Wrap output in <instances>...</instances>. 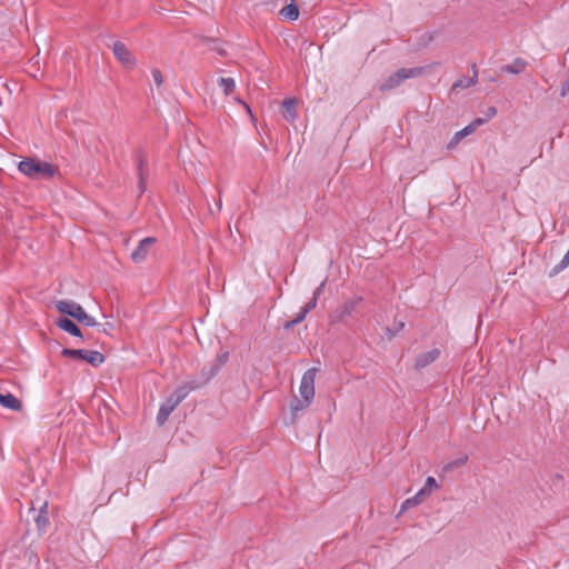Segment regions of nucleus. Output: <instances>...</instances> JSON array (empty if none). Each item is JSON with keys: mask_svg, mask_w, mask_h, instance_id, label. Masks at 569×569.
Returning <instances> with one entry per match:
<instances>
[{"mask_svg": "<svg viewBox=\"0 0 569 569\" xmlns=\"http://www.w3.org/2000/svg\"><path fill=\"white\" fill-rule=\"evenodd\" d=\"M18 169L22 174L31 179H51L57 171L52 164L32 158L21 160Z\"/></svg>", "mask_w": 569, "mask_h": 569, "instance_id": "1", "label": "nucleus"}, {"mask_svg": "<svg viewBox=\"0 0 569 569\" xmlns=\"http://www.w3.org/2000/svg\"><path fill=\"white\" fill-rule=\"evenodd\" d=\"M54 306L60 313L74 318L86 327L100 326L92 316L87 313L79 303L72 300H59L56 301Z\"/></svg>", "mask_w": 569, "mask_h": 569, "instance_id": "2", "label": "nucleus"}, {"mask_svg": "<svg viewBox=\"0 0 569 569\" xmlns=\"http://www.w3.org/2000/svg\"><path fill=\"white\" fill-rule=\"evenodd\" d=\"M423 70V67L401 68L385 80V82L380 86V90H392L399 87L405 80L422 74Z\"/></svg>", "mask_w": 569, "mask_h": 569, "instance_id": "3", "label": "nucleus"}, {"mask_svg": "<svg viewBox=\"0 0 569 569\" xmlns=\"http://www.w3.org/2000/svg\"><path fill=\"white\" fill-rule=\"evenodd\" d=\"M61 356L77 360H83L90 363L92 367H99L104 361V356L97 350L64 348L61 350Z\"/></svg>", "mask_w": 569, "mask_h": 569, "instance_id": "4", "label": "nucleus"}, {"mask_svg": "<svg viewBox=\"0 0 569 569\" xmlns=\"http://www.w3.org/2000/svg\"><path fill=\"white\" fill-rule=\"evenodd\" d=\"M318 369L310 368L308 369L301 378L299 392L302 399H305L303 405L310 406L313 397H315V380Z\"/></svg>", "mask_w": 569, "mask_h": 569, "instance_id": "5", "label": "nucleus"}, {"mask_svg": "<svg viewBox=\"0 0 569 569\" xmlns=\"http://www.w3.org/2000/svg\"><path fill=\"white\" fill-rule=\"evenodd\" d=\"M362 301L361 297H357L355 299H350L345 301L341 306L336 308V310L330 316V323H341L346 321L347 318L351 317L356 311L358 305Z\"/></svg>", "mask_w": 569, "mask_h": 569, "instance_id": "6", "label": "nucleus"}, {"mask_svg": "<svg viewBox=\"0 0 569 569\" xmlns=\"http://www.w3.org/2000/svg\"><path fill=\"white\" fill-rule=\"evenodd\" d=\"M136 167L138 174V189L139 193L142 194L147 189L146 181L149 174V169L147 156L141 149L138 150L136 154Z\"/></svg>", "mask_w": 569, "mask_h": 569, "instance_id": "7", "label": "nucleus"}, {"mask_svg": "<svg viewBox=\"0 0 569 569\" xmlns=\"http://www.w3.org/2000/svg\"><path fill=\"white\" fill-rule=\"evenodd\" d=\"M112 52H113V56L116 57V59L124 68L132 69L136 66L137 60L134 59L131 51L128 49V47L123 42H121V41L113 42Z\"/></svg>", "mask_w": 569, "mask_h": 569, "instance_id": "8", "label": "nucleus"}, {"mask_svg": "<svg viewBox=\"0 0 569 569\" xmlns=\"http://www.w3.org/2000/svg\"><path fill=\"white\" fill-rule=\"evenodd\" d=\"M199 388H201V383H198L196 379H192L177 387L170 397L176 401V403L180 405L191 391Z\"/></svg>", "mask_w": 569, "mask_h": 569, "instance_id": "9", "label": "nucleus"}, {"mask_svg": "<svg viewBox=\"0 0 569 569\" xmlns=\"http://www.w3.org/2000/svg\"><path fill=\"white\" fill-rule=\"evenodd\" d=\"M156 238L153 237H147L139 241L138 247L132 251L131 258L134 262H142L148 253L151 247L156 243Z\"/></svg>", "mask_w": 569, "mask_h": 569, "instance_id": "10", "label": "nucleus"}, {"mask_svg": "<svg viewBox=\"0 0 569 569\" xmlns=\"http://www.w3.org/2000/svg\"><path fill=\"white\" fill-rule=\"evenodd\" d=\"M440 356V350L438 348H433L429 351L422 352L417 356L415 360V368L417 370L423 369L433 361H436Z\"/></svg>", "mask_w": 569, "mask_h": 569, "instance_id": "11", "label": "nucleus"}, {"mask_svg": "<svg viewBox=\"0 0 569 569\" xmlns=\"http://www.w3.org/2000/svg\"><path fill=\"white\" fill-rule=\"evenodd\" d=\"M179 405L169 396L163 403L160 405L159 411L157 413V422L159 426H162L171 415V412Z\"/></svg>", "mask_w": 569, "mask_h": 569, "instance_id": "12", "label": "nucleus"}, {"mask_svg": "<svg viewBox=\"0 0 569 569\" xmlns=\"http://www.w3.org/2000/svg\"><path fill=\"white\" fill-rule=\"evenodd\" d=\"M297 103L296 98H288L282 101V116L289 122H293L297 119Z\"/></svg>", "mask_w": 569, "mask_h": 569, "instance_id": "13", "label": "nucleus"}, {"mask_svg": "<svg viewBox=\"0 0 569 569\" xmlns=\"http://www.w3.org/2000/svg\"><path fill=\"white\" fill-rule=\"evenodd\" d=\"M56 326L69 335L78 338H83L80 328L69 318H60L56 321Z\"/></svg>", "mask_w": 569, "mask_h": 569, "instance_id": "14", "label": "nucleus"}, {"mask_svg": "<svg viewBox=\"0 0 569 569\" xmlns=\"http://www.w3.org/2000/svg\"><path fill=\"white\" fill-rule=\"evenodd\" d=\"M0 406L12 411H20L22 409V402L10 392H0Z\"/></svg>", "mask_w": 569, "mask_h": 569, "instance_id": "15", "label": "nucleus"}, {"mask_svg": "<svg viewBox=\"0 0 569 569\" xmlns=\"http://www.w3.org/2000/svg\"><path fill=\"white\" fill-rule=\"evenodd\" d=\"M527 62L521 58H516L511 63L500 67V72L519 74L526 69Z\"/></svg>", "mask_w": 569, "mask_h": 569, "instance_id": "16", "label": "nucleus"}, {"mask_svg": "<svg viewBox=\"0 0 569 569\" xmlns=\"http://www.w3.org/2000/svg\"><path fill=\"white\" fill-rule=\"evenodd\" d=\"M471 70H472V76L470 78L462 77L459 80H457L453 83V86H452L453 90H456V89H467V88L472 87V86H475L477 83V81H478L477 66L472 64Z\"/></svg>", "mask_w": 569, "mask_h": 569, "instance_id": "17", "label": "nucleus"}, {"mask_svg": "<svg viewBox=\"0 0 569 569\" xmlns=\"http://www.w3.org/2000/svg\"><path fill=\"white\" fill-rule=\"evenodd\" d=\"M218 372H219V366L210 365L208 367H203L202 370L200 371V378L196 379V380L198 381V383H201V387H203L213 377H216Z\"/></svg>", "mask_w": 569, "mask_h": 569, "instance_id": "18", "label": "nucleus"}, {"mask_svg": "<svg viewBox=\"0 0 569 569\" xmlns=\"http://www.w3.org/2000/svg\"><path fill=\"white\" fill-rule=\"evenodd\" d=\"M432 488H438L436 479L431 476L427 477L423 487L415 495L421 502L431 493Z\"/></svg>", "mask_w": 569, "mask_h": 569, "instance_id": "19", "label": "nucleus"}, {"mask_svg": "<svg viewBox=\"0 0 569 569\" xmlns=\"http://www.w3.org/2000/svg\"><path fill=\"white\" fill-rule=\"evenodd\" d=\"M280 16L286 20L296 21L299 18V8L292 1L280 10Z\"/></svg>", "mask_w": 569, "mask_h": 569, "instance_id": "20", "label": "nucleus"}, {"mask_svg": "<svg viewBox=\"0 0 569 569\" xmlns=\"http://www.w3.org/2000/svg\"><path fill=\"white\" fill-rule=\"evenodd\" d=\"M47 502H44L41 508H40V511L38 513V516L34 518V521H36V526L38 528L39 531H44L49 525V519L47 517Z\"/></svg>", "mask_w": 569, "mask_h": 569, "instance_id": "21", "label": "nucleus"}, {"mask_svg": "<svg viewBox=\"0 0 569 569\" xmlns=\"http://www.w3.org/2000/svg\"><path fill=\"white\" fill-rule=\"evenodd\" d=\"M218 86L222 89L226 96H229L236 88V81L233 78H219Z\"/></svg>", "mask_w": 569, "mask_h": 569, "instance_id": "22", "label": "nucleus"}, {"mask_svg": "<svg viewBox=\"0 0 569 569\" xmlns=\"http://www.w3.org/2000/svg\"><path fill=\"white\" fill-rule=\"evenodd\" d=\"M203 44H208L211 50L217 51L220 56L226 54V50L214 39L201 38Z\"/></svg>", "mask_w": 569, "mask_h": 569, "instance_id": "23", "label": "nucleus"}, {"mask_svg": "<svg viewBox=\"0 0 569 569\" xmlns=\"http://www.w3.org/2000/svg\"><path fill=\"white\" fill-rule=\"evenodd\" d=\"M421 503L420 499L417 498V496H413L411 498H408L406 499L402 503H401V507H400V513L405 512L406 510H408L409 508L413 507V506H417Z\"/></svg>", "mask_w": 569, "mask_h": 569, "instance_id": "24", "label": "nucleus"}, {"mask_svg": "<svg viewBox=\"0 0 569 569\" xmlns=\"http://www.w3.org/2000/svg\"><path fill=\"white\" fill-rule=\"evenodd\" d=\"M465 138L463 133L461 132V130L457 131L452 138L450 139V141L447 143V149L448 150H453L458 144L459 142Z\"/></svg>", "mask_w": 569, "mask_h": 569, "instance_id": "25", "label": "nucleus"}, {"mask_svg": "<svg viewBox=\"0 0 569 569\" xmlns=\"http://www.w3.org/2000/svg\"><path fill=\"white\" fill-rule=\"evenodd\" d=\"M303 402H305V399L295 398V400L291 402V412L293 416H296L299 411H302L309 407V406H305Z\"/></svg>", "mask_w": 569, "mask_h": 569, "instance_id": "26", "label": "nucleus"}, {"mask_svg": "<svg viewBox=\"0 0 569 569\" xmlns=\"http://www.w3.org/2000/svg\"><path fill=\"white\" fill-rule=\"evenodd\" d=\"M393 327H395V329H391V328L386 329V333L388 335L389 339H392L393 337H396V335L405 328V322L396 321Z\"/></svg>", "mask_w": 569, "mask_h": 569, "instance_id": "27", "label": "nucleus"}, {"mask_svg": "<svg viewBox=\"0 0 569 569\" xmlns=\"http://www.w3.org/2000/svg\"><path fill=\"white\" fill-rule=\"evenodd\" d=\"M569 266V250L563 254L562 259L555 266V272H560Z\"/></svg>", "mask_w": 569, "mask_h": 569, "instance_id": "28", "label": "nucleus"}, {"mask_svg": "<svg viewBox=\"0 0 569 569\" xmlns=\"http://www.w3.org/2000/svg\"><path fill=\"white\" fill-rule=\"evenodd\" d=\"M151 73H152V78H153L156 86L161 87L163 83V76H162L161 71L159 69H153L151 71Z\"/></svg>", "mask_w": 569, "mask_h": 569, "instance_id": "29", "label": "nucleus"}, {"mask_svg": "<svg viewBox=\"0 0 569 569\" xmlns=\"http://www.w3.org/2000/svg\"><path fill=\"white\" fill-rule=\"evenodd\" d=\"M228 359H229V353L222 352L217 356V358H216L217 363H211V365L219 366V370H220L221 367L228 361Z\"/></svg>", "mask_w": 569, "mask_h": 569, "instance_id": "30", "label": "nucleus"}, {"mask_svg": "<svg viewBox=\"0 0 569 569\" xmlns=\"http://www.w3.org/2000/svg\"><path fill=\"white\" fill-rule=\"evenodd\" d=\"M569 93V73L567 74L566 79L562 81L561 84V97H566Z\"/></svg>", "mask_w": 569, "mask_h": 569, "instance_id": "31", "label": "nucleus"}, {"mask_svg": "<svg viewBox=\"0 0 569 569\" xmlns=\"http://www.w3.org/2000/svg\"><path fill=\"white\" fill-rule=\"evenodd\" d=\"M317 299L312 297V299L306 303V306L302 308L307 313H309L311 310H313L317 307Z\"/></svg>", "mask_w": 569, "mask_h": 569, "instance_id": "32", "label": "nucleus"}, {"mask_svg": "<svg viewBox=\"0 0 569 569\" xmlns=\"http://www.w3.org/2000/svg\"><path fill=\"white\" fill-rule=\"evenodd\" d=\"M326 287V280L321 281L318 288L313 291V298L318 300L319 296L323 292Z\"/></svg>", "mask_w": 569, "mask_h": 569, "instance_id": "33", "label": "nucleus"}, {"mask_svg": "<svg viewBox=\"0 0 569 569\" xmlns=\"http://www.w3.org/2000/svg\"><path fill=\"white\" fill-rule=\"evenodd\" d=\"M497 114V109L496 107H489L486 111V117L485 119H487V122L492 119Z\"/></svg>", "mask_w": 569, "mask_h": 569, "instance_id": "34", "label": "nucleus"}, {"mask_svg": "<svg viewBox=\"0 0 569 569\" xmlns=\"http://www.w3.org/2000/svg\"><path fill=\"white\" fill-rule=\"evenodd\" d=\"M487 122V119L485 118H476L473 121L470 122V124L477 129L478 127L485 124Z\"/></svg>", "mask_w": 569, "mask_h": 569, "instance_id": "35", "label": "nucleus"}, {"mask_svg": "<svg viewBox=\"0 0 569 569\" xmlns=\"http://www.w3.org/2000/svg\"><path fill=\"white\" fill-rule=\"evenodd\" d=\"M476 129L469 123L468 126H466L463 129H461V132L463 133L465 137L471 134Z\"/></svg>", "mask_w": 569, "mask_h": 569, "instance_id": "36", "label": "nucleus"}, {"mask_svg": "<svg viewBox=\"0 0 569 569\" xmlns=\"http://www.w3.org/2000/svg\"><path fill=\"white\" fill-rule=\"evenodd\" d=\"M307 315L308 313L303 309H301L300 312L295 317L296 322H299V323L302 322L305 320V318L307 317Z\"/></svg>", "mask_w": 569, "mask_h": 569, "instance_id": "37", "label": "nucleus"}, {"mask_svg": "<svg viewBox=\"0 0 569 569\" xmlns=\"http://www.w3.org/2000/svg\"><path fill=\"white\" fill-rule=\"evenodd\" d=\"M299 325V322H296V319L293 318L291 321H288L286 325H284V328L286 329H290L292 328L293 326H297Z\"/></svg>", "mask_w": 569, "mask_h": 569, "instance_id": "38", "label": "nucleus"}, {"mask_svg": "<svg viewBox=\"0 0 569 569\" xmlns=\"http://www.w3.org/2000/svg\"><path fill=\"white\" fill-rule=\"evenodd\" d=\"M238 102H239L240 104H242V106L244 107V109H246L249 113H251V109H250V107H249L244 101H242V100L238 99Z\"/></svg>", "mask_w": 569, "mask_h": 569, "instance_id": "39", "label": "nucleus"}, {"mask_svg": "<svg viewBox=\"0 0 569 569\" xmlns=\"http://www.w3.org/2000/svg\"><path fill=\"white\" fill-rule=\"evenodd\" d=\"M466 460H467V457H465V458H462V459L458 460V463H459V465H463V463L466 462Z\"/></svg>", "mask_w": 569, "mask_h": 569, "instance_id": "40", "label": "nucleus"}, {"mask_svg": "<svg viewBox=\"0 0 569 569\" xmlns=\"http://www.w3.org/2000/svg\"><path fill=\"white\" fill-rule=\"evenodd\" d=\"M217 207H218V210H221V207H222L221 200H219V201L217 202Z\"/></svg>", "mask_w": 569, "mask_h": 569, "instance_id": "41", "label": "nucleus"}]
</instances>
